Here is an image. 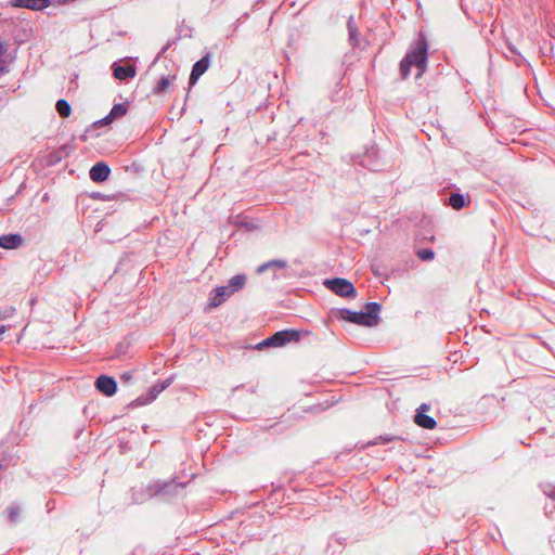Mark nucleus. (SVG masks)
<instances>
[{
	"label": "nucleus",
	"mask_w": 555,
	"mask_h": 555,
	"mask_svg": "<svg viewBox=\"0 0 555 555\" xmlns=\"http://www.w3.org/2000/svg\"><path fill=\"white\" fill-rule=\"evenodd\" d=\"M427 62V41L423 34L415 42L413 49L404 56L400 63V72L402 78H406L410 75L411 67L417 68L416 78L421 77L426 68Z\"/></svg>",
	"instance_id": "1"
},
{
	"label": "nucleus",
	"mask_w": 555,
	"mask_h": 555,
	"mask_svg": "<svg viewBox=\"0 0 555 555\" xmlns=\"http://www.w3.org/2000/svg\"><path fill=\"white\" fill-rule=\"evenodd\" d=\"M366 308L369 310L366 312H362V311L356 312V311H351L348 309H343L339 311V317L343 320L352 322L358 325H363V326H369V327L374 326L378 322L376 312L379 309V305L376 302H371L366 306Z\"/></svg>",
	"instance_id": "2"
},
{
	"label": "nucleus",
	"mask_w": 555,
	"mask_h": 555,
	"mask_svg": "<svg viewBox=\"0 0 555 555\" xmlns=\"http://www.w3.org/2000/svg\"><path fill=\"white\" fill-rule=\"evenodd\" d=\"M325 286L333 291L335 294L343 296V297H354L356 296V288L353 284L341 278H336L333 280H326Z\"/></svg>",
	"instance_id": "3"
},
{
	"label": "nucleus",
	"mask_w": 555,
	"mask_h": 555,
	"mask_svg": "<svg viewBox=\"0 0 555 555\" xmlns=\"http://www.w3.org/2000/svg\"><path fill=\"white\" fill-rule=\"evenodd\" d=\"M299 340V334L295 331H280L271 337L267 338L263 344L266 346L281 347L289 341Z\"/></svg>",
	"instance_id": "4"
},
{
	"label": "nucleus",
	"mask_w": 555,
	"mask_h": 555,
	"mask_svg": "<svg viewBox=\"0 0 555 555\" xmlns=\"http://www.w3.org/2000/svg\"><path fill=\"white\" fill-rule=\"evenodd\" d=\"M429 410V405L426 403L421 404L414 416V423L425 429H434L437 426V422L426 412Z\"/></svg>",
	"instance_id": "5"
},
{
	"label": "nucleus",
	"mask_w": 555,
	"mask_h": 555,
	"mask_svg": "<svg viewBox=\"0 0 555 555\" xmlns=\"http://www.w3.org/2000/svg\"><path fill=\"white\" fill-rule=\"evenodd\" d=\"M95 388L103 395L111 397L117 391V384L113 377L101 375L95 380Z\"/></svg>",
	"instance_id": "6"
},
{
	"label": "nucleus",
	"mask_w": 555,
	"mask_h": 555,
	"mask_svg": "<svg viewBox=\"0 0 555 555\" xmlns=\"http://www.w3.org/2000/svg\"><path fill=\"white\" fill-rule=\"evenodd\" d=\"M233 294L229 286H219L214 289L209 297V306L212 308L219 307L228 297Z\"/></svg>",
	"instance_id": "7"
},
{
	"label": "nucleus",
	"mask_w": 555,
	"mask_h": 555,
	"mask_svg": "<svg viewBox=\"0 0 555 555\" xmlns=\"http://www.w3.org/2000/svg\"><path fill=\"white\" fill-rule=\"evenodd\" d=\"M210 64L209 55H205L201 60H198L192 68L191 75H190V85L193 86L196 83V81L199 79V77L208 69Z\"/></svg>",
	"instance_id": "8"
},
{
	"label": "nucleus",
	"mask_w": 555,
	"mask_h": 555,
	"mask_svg": "<svg viewBox=\"0 0 555 555\" xmlns=\"http://www.w3.org/2000/svg\"><path fill=\"white\" fill-rule=\"evenodd\" d=\"M170 385V382H163L155 384L150 390L146 396H141L137 399L138 404L143 405L151 403L154 401L160 392H163L168 386Z\"/></svg>",
	"instance_id": "9"
},
{
	"label": "nucleus",
	"mask_w": 555,
	"mask_h": 555,
	"mask_svg": "<svg viewBox=\"0 0 555 555\" xmlns=\"http://www.w3.org/2000/svg\"><path fill=\"white\" fill-rule=\"evenodd\" d=\"M128 108L129 104L127 102L115 104L111 109L109 114L105 116L103 119H101L99 122L101 125H108L114 120L124 117L127 114Z\"/></svg>",
	"instance_id": "10"
},
{
	"label": "nucleus",
	"mask_w": 555,
	"mask_h": 555,
	"mask_svg": "<svg viewBox=\"0 0 555 555\" xmlns=\"http://www.w3.org/2000/svg\"><path fill=\"white\" fill-rule=\"evenodd\" d=\"M111 173L109 167L105 163H96L90 169V178L94 182H104L108 179Z\"/></svg>",
	"instance_id": "11"
},
{
	"label": "nucleus",
	"mask_w": 555,
	"mask_h": 555,
	"mask_svg": "<svg viewBox=\"0 0 555 555\" xmlns=\"http://www.w3.org/2000/svg\"><path fill=\"white\" fill-rule=\"evenodd\" d=\"M23 237L18 234H5L0 236V247L5 249L17 248L22 245Z\"/></svg>",
	"instance_id": "12"
},
{
	"label": "nucleus",
	"mask_w": 555,
	"mask_h": 555,
	"mask_svg": "<svg viewBox=\"0 0 555 555\" xmlns=\"http://www.w3.org/2000/svg\"><path fill=\"white\" fill-rule=\"evenodd\" d=\"M114 77L118 80H126L128 78H133L137 74L135 67L132 65L129 66H116L114 68Z\"/></svg>",
	"instance_id": "13"
},
{
	"label": "nucleus",
	"mask_w": 555,
	"mask_h": 555,
	"mask_svg": "<svg viewBox=\"0 0 555 555\" xmlns=\"http://www.w3.org/2000/svg\"><path fill=\"white\" fill-rule=\"evenodd\" d=\"M8 44L0 41V75L9 72L10 62L8 60Z\"/></svg>",
	"instance_id": "14"
},
{
	"label": "nucleus",
	"mask_w": 555,
	"mask_h": 555,
	"mask_svg": "<svg viewBox=\"0 0 555 555\" xmlns=\"http://www.w3.org/2000/svg\"><path fill=\"white\" fill-rule=\"evenodd\" d=\"M468 203H469V199L466 201V198L460 193H454L449 198L450 206L456 210L462 209Z\"/></svg>",
	"instance_id": "15"
},
{
	"label": "nucleus",
	"mask_w": 555,
	"mask_h": 555,
	"mask_svg": "<svg viewBox=\"0 0 555 555\" xmlns=\"http://www.w3.org/2000/svg\"><path fill=\"white\" fill-rule=\"evenodd\" d=\"M229 283H230L229 287L231 288V291H233V293L237 292L245 286L246 276L244 274L234 275L230 279Z\"/></svg>",
	"instance_id": "16"
},
{
	"label": "nucleus",
	"mask_w": 555,
	"mask_h": 555,
	"mask_svg": "<svg viewBox=\"0 0 555 555\" xmlns=\"http://www.w3.org/2000/svg\"><path fill=\"white\" fill-rule=\"evenodd\" d=\"M55 108L61 117H68L72 113L69 103L64 99L56 102Z\"/></svg>",
	"instance_id": "17"
},
{
	"label": "nucleus",
	"mask_w": 555,
	"mask_h": 555,
	"mask_svg": "<svg viewBox=\"0 0 555 555\" xmlns=\"http://www.w3.org/2000/svg\"><path fill=\"white\" fill-rule=\"evenodd\" d=\"M176 79V76H168V77H165V78H162L158 83H157V87L155 89V91L157 93H162L164 91L167 90V88L175 81Z\"/></svg>",
	"instance_id": "18"
},
{
	"label": "nucleus",
	"mask_w": 555,
	"mask_h": 555,
	"mask_svg": "<svg viewBox=\"0 0 555 555\" xmlns=\"http://www.w3.org/2000/svg\"><path fill=\"white\" fill-rule=\"evenodd\" d=\"M27 3V9L30 10H42L50 4L49 0H28Z\"/></svg>",
	"instance_id": "19"
},
{
	"label": "nucleus",
	"mask_w": 555,
	"mask_h": 555,
	"mask_svg": "<svg viewBox=\"0 0 555 555\" xmlns=\"http://www.w3.org/2000/svg\"><path fill=\"white\" fill-rule=\"evenodd\" d=\"M417 257L422 260H431L435 257V253L429 248H423L417 251Z\"/></svg>",
	"instance_id": "20"
},
{
	"label": "nucleus",
	"mask_w": 555,
	"mask_h": 555,
	"mask_svg": "<svg viewBox=\"0 0 555 555\" xmlns=\"http://www.w3.org/2000/svg\"><path fill=\"white\" fill-rule=\"evenodd\" d=\"M28 0H12L11 5L14 8H26L27 9Z\"/></svg>",
	"instance_id": "21"
},
{
	"label": "nucleus",
	"mask_w": 555,
	"mask_h": 555,
	"mask_svg": "<svg viewBox=\"0 0 555 555\" xmlns=\"http://www.w3.org/2000/svg\"><path fill=\"white\" fill-rule=\"evenodd\" d=\"M269 264L271 267L275 266V267H279V268H285L287 263L284 260H271V261H269Z\"/></svg>",
	"instance_id": "22"
},
{
	"label": "nucleus",
	"mask_w": 555,
	"mask_h": 555,
	"mask_svg": "<svg viewBox=\"0 0 555 555\" xmlns=\"http://www.w3.org/2000/svg\"><path fill=\"white\" fill-rule=\"evenodd\" d=\"M8 512H9L10 519L11 520H15L17 515H18V509L11 507V508L8 509Z\"/></svg>",
	"instance_id": "23"
},
{
	"label": "nucleus",
	"mask_w": 555,
	"mask_h": 555,
	"mask_svg": "<svg viewBox=\"0 0 555 555\" xmlns=\"http://www.w3.org/2000/svg\"><path fill=\"white\" fill-rule=\"evenodd\" d=\"M271 266L269 264V261L259 266L258 269H257V272L258 273H262L264 272L266 270H268Z\"/></svg>",
	"instance_id": "24"
},
{
	"label": "nucleus",
	"mask_w": 555,
	"mask_h": 555,
	"mask_svg": "<svg viewBox=\"0 0 555 555\" xmlns=\"http://www.w3.org/2000/svg\"><path fill=\"white\" fill-rule=\"evenodd\" d=\"M546 495L553 500H555V487L548 489L547 491H545Z\"/></svg>",
	"instance_id": "25"
},
{
	"label": "nucleus",
	"mask_w": 555,
	"mask_h": 555,
	"mask_svg": "<svg viewBox=\"0 0 555 555\" xmlns=\"http://www.w3.org/2000/svg\"><path fill=\"white\" fill-rule=\"evenodd\" d=\"M121 378H122L124 380H129V379L131 378V374H130L129 372H126V373H124V374L121 375Z\"/></svg>",
	"instance_id": "26"
},
{
	"label": "nucleus",
	"mask_w": 555,
	"mask_h": 555,
	"mask_svg": "<svg viewBox=\"0 0 555 555\" xmlns=\"http://www.w3.org/2000/svg\"><path fill=\"white\" fill-rule=\"evenodd\" d=\"M7 332V326L5 325H1L0 326V335L4 334Z\"/></svg>",
	"instance_id": "27"
},
{
	"label": "nucleus",
	"mask_w": 555,
	"mask_h": 555,
	"mask_svg": "<svg viewBox=\"0 0 555 555\" xmlns=\"http://www.w3.org/2000/svg\"><path fill=\"white\" fill-rule=\"evenodd\" d=\"M380 439L383 440V442H389L392 440L391 438H382V437H380Z\"/></svg>",
	"instance_id": "28"
}]
</instances>
